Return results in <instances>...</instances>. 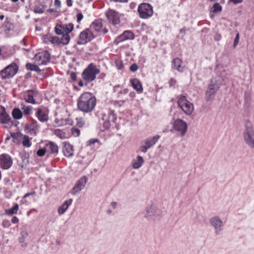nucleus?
Wrapping results in <instances>:
<instances>
[{"label": "nucleus", "instance_id": "1", "mask_svg": "<svg viewBox=\"0 0 254 254\" xmlns=\"http://www.w3.org/2000/svg\"><path fill=\"white\" fill-rule=\"evenodd\" d=\"M96 98L89 92L82 93L78 98L77 103L78 109L84 113H89L94 109Z\"/></svg>", "mask_w": 254, "mask_h": 254}, {"label": "nucleus", "instance_id": "2", "mask_svg": "<svg viewBox=\"0 0 254 254\" xmlns=\"http://www.w3.org/2000/svg\"><path fill=\"white\" fill-rule=\"evenodd\" d=\"M217 69L218 70L217 72H220V74L219 76L211 79L210 83L208 86L205 97V100L207 102L211 101L213 99L216 92L222 84L223 75L221 72V71H225V70L222 68L220 70L219 66L217 67Z\"/></svg>", "mask_w": 254, "mask_h": 254}, {"label": "nucleus", "instance_id": "3", "mask_svg": "<svg viewBox=\"0 0 254 254\" xmlns=\"http://www.w3.org/2000/svg\"><path fill=\"white\" fill-rule=\"evenodd\" d=\"M242 135L245 144L250 148L254 149V127L249 120L246 121Z\"/></svg>", "mask_w": 254, "mask_h": 254}, {"label": "nucleus", "instance_id": "4", "mask_svg": "<svg viewBox=\"0 0 254 254\" xmlns=\"http://www.w3.org/2000/svg\"><path fill=\"white\" fill-rule=\"evenodd\" d=\"M73 29V24L71 23L68 24H57L55 28V31L57 35H62L63 39V45H67L70 40L69 34Z\"/></svg>", "mask_w": 254, "mask_h": 254}, {"label": "nucleus", "instance_id": "5", "mask_svg": "<svg viewBox=\"0 0 254 254\" xmlns=\"http://www.w3.org/2000/svg\"><path fill=\"white\" fill-rule=\"evenodd\" d=\"M100 69L96 65L90 64L86 67L81 74L82 78L86 82V84L93 81L96 77V75L100 73Z\"/></svg>", "mask_w": 254, "mask_h": 254}, {"label": "nucleus", "instance_id": "6", "mask_svg": "<svg viewBox=\"0 0 254 254\" xmlns=\"http://www.w3.org/2000/svg\"><path fill=\"white\" fill-rule=\"evenodd\" d=\"M116 120L117 115L113 110L110 111L107 115L103 114L102 121H100V124H103V129L102 130L109 129L112 125V123H114Z\"/></svg>", "mask_w": 254, "mask_h": 254}, {"label": "nucleus", "instance_id": "7", "mask_svg": "<svg viewBox=\"0 0 254 254\" xmlns=\"http://www.w3.org/2000/svg\"><path fill=\"white\" fill-rule=\"evenodd\" d=\"M18 70V67L15 63H12L0 71L2 79H8L14 76Z\"/></svg>", "mask_w": 254, "mask_h": 254}, {"label": "nucleus", "instance_id": "8", "mask_svg": "<svg viewBox=\"0 0 254 254\" xmlns=\"http://www.w3.org/2000/svg\"><path fill=\"white\" fill-rule=\"evenodd\" d=\"M138 12L141 18L146 19L153 15V8L151 4L147 3H141L138 7Z\"/></svg>", "mask_w": 254, "mask_h": 254}, {"label": "nucleus", "instance_id": "9", "mask_svg": "<svg viewBox=\"0 0 254 254\" xmlns=\"http://www.w3.org/2000/svg\"><path fill=\"white\" fill-rule=\"evenodd\" d=\"M162 211L154 204H151L146 208L145 217L148 219H156L160 218Z\"/></svg>", "mask_w": 254, "mask_h": 254}, {"label": "nucleus", "instance_id": "10", "mask_svg": "<svg viewBox=\"0 0 254 254\" xmlns=\"http://www.w3.org/2000/svg\"><path fill=\"white\" fill-rule=\"evenodd\" d=\"M95 38L92 32L89 29L86 28L81 32L79 35V39L77 41L78 45H82L91 41Z\"/></svg>", "mask_w": 254, "mask_h": 254}, {"label": "nucleus", "instance_id": "11", "mask_svg": "<svg viewBox=\"0 0 254 254\" xmlns=\"http://www.w3.org/2000/svg\"><path fill=\"white\" fill-rule=\"evenodd\" d=\"M173 128L176 131L180 132L181 135L183 136L186 132L187 125L186 123L182 120L178 119L174 122Z\"/></svg>", "mask_w": 254, "mask_h": 254}, {"label": "nucleus", "instance_id": "12", "mask_svg": "<svg viewBox=\"0 0 254 254\" xmlns=\"http://www.w3.org/2000/svg\"><path fill=\"white\" fill-rule=\"evenodd\" d=\"M12 164L11 157L7 154L0 155V166L4 169L9 168Z\"/></svg>", "mask_w": 254, "mask_h": 254}, {"label": "nucleus", "instance_id": "13", "mask_svg": "<svg viewBox=\"0 0 254 254\" xmlns=\"http://www.w3.org/2000/svg\"><path fill=\"white\" fill-rule=\"evenodd\" d=\"M106 15L109 22L113 25L118 24L120 22L118 14L115 11L109 9L106 12Z\"/></svg>", "mask_w": 254, "mask_h": 254}, {"label": "nucleus", "instance_id": "14", "mask_svg": "<svg viewBox=\"0 0 254 254\" xmlns=\"http://www.w3.org/2000/svg\"><path fill=\"white\" fill-rule=\"evenodd\" d=\"M87 182V179L85 176L81 177L76 183V185L72 189V193L73 195L76 194L77 193L80 192L81 190L84 187Z\"/></svg>", "mask_w": 254, "mask_h": 254}, {"label": "nucleus", "instance_id": "15", "mask_svg": "<svg viewBox=\"0 0 254 254\" xmlns=\"http://www.w3.org/2000/svg\"><path fill=\"white\" fill-rule=\"evenodd\" d=\"M178 104L182 110L186 114L190 115V105L185 96H182L178 100Z\"/></svg>", "mask_w": 254, "mask_h": 254}, {"label": "nucleus", "instance_id": "16", "mask_svg": "<svg viewBox=\"0 0 254 254\" xmlns=\"http://www.w3.org/2000/svg\"><path fill=\"white\" fill-rule=\"evenodd\" d=\"M2 111L0 113V123L2 124H9L11 118L6 113L4 107L1 106Z\"/></svg>", "mask_w": 254, "mask_h": 254}, {"label": "nucleus", "instance_id": "17", "mask_svg": "<svg viewBox=\"0 0 254 254\" xmlns=\"http://www.w3.org/2000/svg\"><path fill=\"white\" fill-rule=\"evenodd\" d=\"M63 152L64 156L71 157L73 155V146L68 142H64Z\"/></svg>", "mask_w": 254, "mask_h": 254}, {"label": "nucleus", "instance_id": "18", "mask_svg": "<svg viewBox=\"0 0 254 254\" xmlns=\"http://www.w3.org/2000/svg\"><path fill=\"white\" fill-rule=\"evenodd\" d=\"M103 24L102 19H98L93 21L90 25V29L94 30L95 32H101Z\"/></svg>", "mask_w": 254, "mask_h": 254}, {"label": "nucleus", "instance_id": "19", "mask_svg": "<svg viewBox=\"0 0 254 254\" xmlns=\"http://www.w3.org/2000/svg\"><path fill=\"white\" fill-rule=\"evenodd\" d=\"M132 86L139 93H142L143 88L141 81L137 79L133 78L130 80Z\"/></svg>", "mask_w": 254, "mask_h": 254}, {"label": "nucleus", "instance_id": "20", "mask_svg": "<svg viewBox=\"0 0 254 254\" xmlns=\"http://www.w3.org/2000/svg\"><path fill=\"white\" fill-rule=\"evenodd\" d=\"M36 116L38 120L41 122L48 121L49 119L48 114L44 112L41 109L38 108L36 113Z\"/></svg>", "mask_w": 254, "mask_h": 254}, {"label": "nucleus", "instance_id": "21", "mask_svg": "<svg viewBox=\"0 0 254 254\" xmlns=\"http://www.w3.org/2000/svg\"><path fill=\"white\" fill-rule=\"evenodd\" d=\"M160 136L156 135L152 137L147 138L142 141L143 143L145 144L146 146L149 145V148L152 147L159 139Z\"/></svg>", "mask_w": 254, "mask_h": 254}, {"label": "nucleus", "instance_id": "22", "mask_svg": "<svg viewBox=\"0 0 254 254\" xmlns=\"http://www.w3.org/2000/svg\"><path fill=\"white\" fill-rule=\"evenodd\" d=\"M35 91L33 90H28L27 95L24 96V99L27 103L31 104H35V100L34 99V94Z\"/></svg>", "mask_w": 254, "mask_h": 254}, {"label": "nucleus", "instance_id": "23", "mask_svg": "<svg viewBox=\"0 0 254 254\" xmlns=\"http://www.w3.org/2000/svg\"><path fill=\"white\" fill-rule=\"evenodd\" d=\"M72 202V199H69L68 200L65 201L63 205L60 206L58 208V213L59 214L61 215L64 214L71 204Z\"/></svg>", "mask_w": 254, "mask_h": 254}, {"label": "nucleus", "instance_id": "24", "mask_svg": "<svg viewBox=\"0 0 254 254\" xmlns=\"http://www.w3.org/2000/svg\"><path fill=\"white\" fill-rule=\"evenodd\" d=\"M46 148L48 152L50 153H58V147L54 142L51 141L46 145Z\"/></svg>", "mask_w": 254, "mask_h": 254}, {"label": "nucleus", "instance_id": "25", "mask_svg": "<svg viewBox=\"0 0 254 254\" xmlns=\"http://www.w3.org/2000/svg\"><path fill=\"white\" fill-rule=\"evenodd\" d=\"M46 5L40 1L37 2L34 6V12L36 13H43L44 12Z\"/></svg>", "mask_w": 254, "mask_h": 254}, {"label": "nucleus", "instance_id": "26", "mask_svg": "<svg viewBox=\"0 0 254 254\" xmlns=\"http://www.w3.org/2000/svg\"><path fill=\"white\" fill-rule=\"evenodd\" d=\"M38 127L37 121L31 119V123L26 124L25 126V128L28 130L29 131H34V133H35V130L37 129Z\"/></svg>", "mask_w": 254, "mask_h": 254}, {"label": "nucleus", "instance_id": "27", "mask_svg": "<svg viewBox=\"0 0 254 254\" xmlns=\"http://www.w3.org/2000/svg\"><path fill=\"white\" fill-rule=\"evenodd\" d=\"M136 159V160L132 164L133 168L135 169L139 168L144 163V159L141 156L138 155Z\"/></svg>", "mask_w": 254, "mask_h": 254}, {"label": "nucleus", "instance_id": "28", "mask_svg": "<svg viewBox=\"0 0 254 254\" xmlns=\"http://www.w3.org/2000/svg\"><path fill=\"white\" fill-rule=\"evenodd\" d=\"M13 118L15 120H19L22 117V113L19 108H14L12 112Z\"/></svg>", "mask_w": 254, "mask_h": 254}, {"label": "nucleus", "instance_id": "29", "mask_svg": "<svg viewBox=\"0 0 254 254\" xmlns=\"http://www.w3.org/2000/svg\"><path fill=\"white\" fill-rule=\"evenodd\" d=\"M26 68L27 70L31 71H35L37 72L38 73H40L41 70L39 68L38 65L31 64L27 63L26 64Z\"/></svg>", "mask_w": 254, "mask_h": 254}, {"label": "nucleus", "instance_id": "30", "mask_svg": "<svg viewBox=\"0 0 254 254\" xmlns=\"http://www.w3.org/2000/svg\"><path fill=\"white\" fill-rule=\"evenodd\" d=\"M4 27L5 28V32L8 34L10 31L13 30L14 28L13 25L8 20V18H6V21L4 24Z\"/></svg>", "mask_w": 254, "mask_h": 254}, {"label": "nucleus", "instance_id": "31", "mask_svg": "<svg viewBox=\"0 0 254 254\" xmlns=\"http://www.w3.org/2000/svg\"><path fill=\"white\" fill-rule=\"evenodd\" d=\"M211 224L215 228V229H217L221 227L222 224V222L220 219L217 217H215L212 218L211 219Z\"/></svg>", "mask_w": 254, "mask_h": 254}, {"label": "nucleus", "instance_id": "32", "mask_svg": "<svg viewBox=\"0 0 254 254\" xmlns=\"http://www.w3.org/2000/svg\"><path fill=\"white\" fill-rule=\"evenodd\" d=\"M18 208L19 205L18 204L16 203L10 209L5 210V211L7 214L12 215L17 213Z\"/></svg>", "mask_w": 254, "mask_h": 254}, {"label": "nucleus", "instance_id": "33", "mask_svg": "<svg viewBox=\"0 0 254 254\" xmlns=\"http://www.w3.org/2000/svg\"><path fill=\"white\" fill-rule=\"evenodd\" d=\"M181 61L179 58H176L174 59L172 62V67L174 69H176L179 71H180Z\"/></svg>", "mask_w": 254, "mask_h": 254}, {"label": "nucleus", "instance_id": "34", "mask_svg": "<svg viewBox=\"0 0 254 254\" xmlns=\"http://www.w3.org/2000/svg\"><path fill=\"white\" fill-rule=\"evenodd\" d=\"M21 109L23 111V113L25 115H28L31 114L32 110V107L31 106H26L23 104H21Z\"/></svg>", "mask_w": 254, "mask_h": 254}, {"label": "nucleus", "instance_id": "35", "mask_svg": "<svg viewBox=\"0 0 254 254\" xmlns=\"http://www.w3.org/2000/svg\"><path fill=\"white\" fill-rule=\"evenodd\" d=\"M63 39V38L62 37L59 38L58 37H51L49 40L53 44H56L57 45L62 44L63 45V42H62Z\"/></svg>", "mask_w": 254, "mask_h": 254}, {"label": "nucleus", "instance_id": "36", "mask_svg": "<svg viewBox=\"0 0 254 254\" xmlns=\"http://www.w3.org/2000/svg\"><path fill=\"white\" fill-rule=\"evenodd\" d=\"M23 140L22 141V144L24 146L29 147L31 146V143L29 140V137L28 135H23Z\"/></svg>", "mask_w": 254, "mask_h": 254}, {"label": "nucleus", "instance_id": "37", "mask_svg": "<svg viewBox=\"0 0 254 254\" xmlns=\"http://www.w3.org/2000/svg\"><path fill=\"white\" fill-rule=\"evenodd\" d=\"M124 35H125L126 40L134 39V35L131 31L127 30L124 31Z\"/></svg>", "mask_w": 254, "mask_h": 254}, {"label": "nucleus", "instance_id": "38", "mask_svg": "<svg viewBox=\"0 0 254 254\" xmlns=\"http://www.w3.org/2000/svg\"><path fill=\"white\" fill-rule=\"evenodd\" d=\"M212 8H213L212 11L214 13H217V12H220L222 10V6L218 2L215 3L213 4Z\"/></svg>", "mask_w": 254, "mask_h": 254}, {"label": "nucleus", "instance_id": "39", "mask_svg": "<svg viewBox=\"0 0 254 254\" xmlns=\"http://www.w3.org/2000/svg\"><path fill=\"white\" fill-rule=\"evenodd\" d=\"M125 35H124V32L123 34L119 35L115 40L114 43L116 44H118L119 43L126 41Z\"/></svg>", "mask_w": 254, "mask_h": 254}, {"label": "nucleus", "instance_id": "40", "mask_svg": "<svg viewBox=\"0 0 254 254\" xmlns=\"http://www.w3.org/2000/svg\"><path fill=\"white\" fill-rule=\"evenodd\" d=\"M149 148V145L147 146L145 145L144 143H143L142 141L140 143V146L139 148V150L140 152L143 153H146L147 152V149Z\"/></svg>", "mask_w": 254, "mask_h": 254}, {"label": "nucleus", "instance_id": "41", "mask_svg": "<svg viewBox=\"0 0 254 254\" xmlns=\"http://www.w3.org/2000/svg\"><path fill=\"white\" fill-rule=\"evenodd\" d=\"M47 151L46 148H41L37 150L36 154L38 156L42 157L45 154Z\"/></svg>", "mask_w": 254, "mask_h": 254}, {"label": "nucleus", "instance_id": "42", "mask_svg": "<svg viewBox=\"0 0 254 254\" xmlns=\"http://www.w3.org/2000/svg\"><path fill=\"white\" fill-rule=\"evenodd\" d=\"M84 125V122L82 118L76 119V126L78 127H82Z\"/></svg>", "mask_w": 254, "mask_h": 254}, {"label": "nucleus", "instance_id": "43", "mask_svg": "<svg viewBox=\"0 0 254 254\" xmlns=\"http://www.w3.org/2000/svg\"><path fill=\"white\" fill-rule=\"evenodd\" d=\"M80 130L76 127H72L71 128V133L72 135H73L75 136H78L80 134Z\"/></svg>", "mask_w": 254, "mask_h": 254}, {"label": "nucleus", "instance_id": "44", "mask_svg": "<svg viewBox=\"0 0 254 254\" xmlns=\"http://www.w3.org/2000/svg\"><path fill=\"white\" fill-rule=\"evenodd\" d=\"M116 64L118 69H122L124 68V64L122 61H117L116 62Z\"/></svg>", "mask_w": 254, "mask_h": 254}, {"label": "nucleus", "instance_id": "45", "mask_svg": "<svg viewBox=\"0 0 254 254\" xmlns=\"http://www.w3.org/2000/svg\"><path fill=\"white\" fill-rule=\"evenodd\" d=\"M138 65L135 63L132 64L129 67L130 70L132 72H135L138 69Z\"/></svg>", "mask_w": 254, "mask_h": 254}, {"label": "nucleus", "instance_id": "46", "mask_svg": "<svg viewBox=\"0 0 254 254\" xmlns=\"http://www.w3.org/2000/svg\"><path fill=\"white\" fill-rule=\"evenodd\" d=\"M43 58L45 60H47L49 61H50L51 59V54L48 51H44Z\"/></svg>", "mask_w": 254, "mask_h": 254}, {"label": "nucleus", "instance_id": "47", "mask_svg": "<svg viewBox=\"0 0 254 254\" xmlns=\"http://www.w3.org/2000/svg\"><path fill=\"white\" fill-rule=\"evenodd\" d=\"M239 37H240L239 33H237L236 36V37L235 38L234 41L233 46L234 48L236 47V46L238 45V44L239 43Z\"/></svg>", "mask_w": 254, "mask_h": 254}, {"label": "nucleus", "instance_id": "48", "mask_svg": "<svg viewBox=\"0 0 254 254\" xmlns=\"http://www.w3.org/2000/svg\"><path fill=\"white\" fill-rule=\"evenodd\" d=\"M11 137L12 138V139H14V138H15L17 136H22L23 134L20 132H16V133H10Z\"/></svg>", "mask_w": 254, "mask_h": 254}, {"label": "nucleus", "instance_id": "49", "mask_svg": "<svg viewBox=\"0 0 254 254\" xmlns=\"http://www.w3.org/2000/svg\"><path fill=\"white\" fill-rule=\"evenodd\" d=\"M70 77L71 79L73 81H75L77 79L76 74L74 72H73V71L71 72V73L70 74Z\"/></svg>", "mask_w": 254, "mask_h": 254}, {"label": "nucleus", "instance_id": "50", "mask_svg": "<svg viewBox=\"0 0 254 254\" xmlns=\"http://www.w3.org/2000/svg\"><path fill=\"white\" fill-rule=\"evenodd\" d=\"M22 136H17L14 139H12V141L17 144H20L21 143V139Z\"/></svg>", "mask_w": 254, "mask_h": 254}, {"label": "nucleus", "instance_id": "51", "mask_svg": "<svg viewBox=\"0 0 254 254\" xmlns=\"http://www.w3.org/2000/svg\"><path fill=\"white\" fill-rule=\"evenodd\" d=\"M77 17V22L79 23L80 21L82 19L83 16L81 13H78L76 15Z\"/></svg>", "mask_w": 254, "mask_h": 254}, {"label": "nucleus", "instance_id": "52", "mask_svg": "<svg viewBox=\"0 0 254 254\" xmlns=\"http://www.w3.org/2000/svg\"><path fill=\"white\" fill-rule=\"evenodd\" d=\"M2 225L3 226V227L4 228H7V227H8L10 224L9 223V222L7 220H3L2 223Z\"/></svg>", "mask_w": 254, "mask_h": 254}, {"label": "nucleus", "instance_id": "53", "mask_svg": "<svg viewBox=\"0 0 254 254\" xmlns=\"http://www.w3.org/2000/svg\"><path fill=\"white\" fill-rule=\"evenodd\" d=\"M11 222L14 224L18 223L19 222L18 218L16 216H13L11 219Z\"/></svg>", "mask_w": 254, "mask_h": 254}, {"label": "nucleus", "instance_id": "54", "mask_svg": "<svg viewBox=\"0 0 254 254\" xmlns=\"http://www.w3.org/2000/svg\"><path fill=\"white\" fill-rule=\"evenodd\" d=\"M54 4L57 7H60L61 6V3L60 0H55L54 1Z\"/></svg>", "mask_w": 254, "mask_h": 254}, {"label": "nucleus", "instance_id": "55", "mask_svg": "<svg viewBox=\"0 0 254 254\" xmlns=\"http://www.w3.org/2000/svg\"><path fill=\"white\" fill-rule=\"evenodd\" d=\"M35 193V192L34 191H33L32 192H28V193H26L24 196H23V198H26L30 195H33Z\"/></svg>", "mask_w": 254, "mask_h": 254}, {"label": "nucleus", "instance_id": "56", "mask_svg": "<svg viewBox=\"0 0 254 254\" xmlns=\"http://www.w3.org/2000/svg\"><path fill=\"white\" fill-rule=\"evenodd\" d=\"M10 126H17V124H19V122L16 121H12L11 120V122H10Z\"/></svg>", "mask_w": 254, "mask_h": 254}, {"label": "nucleus", "instance_id": "57", "mask_svg": "<svg viewBox=\"0 0 254 254\" xmlns=\"http://www.w3.org/2000/svg\"><path fill=\"white\" fill-rule=\"evenodd\" d=\"M169 82L170 86H173L176 83V80L174 79L173 78H171L169 80Z\"/></svg>", "mask_w": 254, "mask_h": 254}, {"label": "nucleus", "instance_id": "58", "mask_svg": "<svg viewBox=\"0 0 254 254\" xmlns=\"http://www.w3.org/2000/svg\"><path fill=\"white\" fill-rule=\"evenodd\" d=\"M229 0L236 4L237 3H241L243 0Z\"/></svg>", "mask_w": 254, "mask_h": 254}, {"label": "nucleus", "instance_id": "59", "mask_svg": "<svg viewBox=\"0 0 254 254\" xmlns=\"http://www.w3.org/2000/svg\"><path fill=\"white\" fill-rule=\"evenodd\" d=\"M97 139H90L89 140L88 142L89 145L94 144L96 142H97Z\"/></svg>", "mask_w": 254, "mask_h": 254}, {"label": "nucleus", "instance_id": "60", "mask_svg": "<svg viewBox=\"0 0 254 254\" xmlns=\"http://www.w3.org/2000/svg\"><path fill=\"white\" fill-rule=\"evenodd\" d=\"M20 235L21 237L25 238L28 235V234L26 231H22Z\"/></svg>", "mask_w": 254, "mask_h": 254}, {"label": "nucleus", "instance_id": "61", "mask_svg": "<svg viewBox=\"0 0 254 254\" xmlns=\"http://www.w3.org/2000/svg\"><path fill=\"white\" fill-rule=\"evenodd\" d=\"M50 61L47 60H42V61L41 62V63L40 64H39L40 65L41 64H43V65H46L48 63H49Z\"/></svg>", "mask_w": 254, "mask_h": 254}, {"label": "nucleus", "instance_id": "62", "mask_svg": "<svg viewBox=\"0 0 254 254\" xmlns=\"http://www.w3.org/2000/svg\"><path fill=\"white\" fill-rule=\"evenodd\" d=\"M66 3L68 6H71L72 5V0H66Z\"/></svg>", "mask_w": 254, "mask_h": 254}, {"label": "nucleus", "instance_id": "63", "mask_svg": "<svg viewBox=\"0 0 254 254\" xmlns=\"http://www.w3.org/2000/svg\"><path fill=\"white\" fill-rule=\"evenodd\" d=\"M128 89L126 88V89H125L123 91H121L119 92V94H122V93H124V94H127V93H128Z\"/></svg>", "mask_w": 254, "mask_h": 254}, {"label": "nucleus", "instance_id": "64", "mask_svg": "<svg viewBox=\"0 0 254 254\" xmlns=\"http://www.w3.org/2000/svg\"><path fill=\"white\" fill-rule=\"evenodd\" d=\"M25 241V238L20 237L18 239V241L20 243H23Z\"/></svg>", "mask_w": 254, "mask_h": 254}]
</instances>
